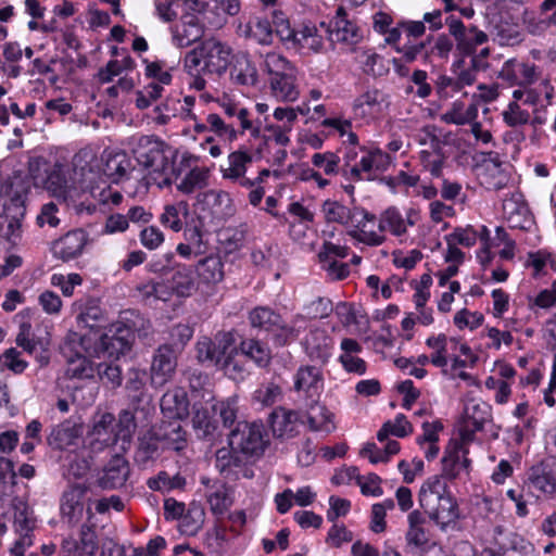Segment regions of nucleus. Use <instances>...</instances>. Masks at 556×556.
I'll return each instance as SVG.
<instances>
[{
  "mask_svg": "<svg viewBox=\"0 0 556 556\" xmlns=\"http://www.w3.org/2000/svg\"><path fill=\"white\" fill-rule=\"evenodd\" d=\"M78 435L79 428L67 420L52 428L47 442L52 448L64 450L73 445Z\"/></svg>",
  "mask_w": 556,
  "mask_h": 556,
  "instance_id": "29",
  "label": "nucleus"
},
{
  "mask_svg": "<svg viewBox=\"0 0 556 556\" xmlns=\"http://www.w3.org/2000/svg\"><path fill=\"white\" fill-rule=\"evenodd\" d=\"M62 547L68 553L79 552L93 556L98 549V538L93 525L84 523L78 533V540L67 538L63 541Z\"/></svg>",
  "mask_w": 556,
  "mask_h": 556,
  "instance_id": "25",
  "label": "nucleus"
},
{
  "mask_svg": "<svg viewBox=\"0 0 556 556\" xmlns=\"http://www.w3.org/2000/svg\"><path fill=\"white\" fill-rule=\"evenodd\" d=\"M128 329L117 328L115 331L109 330L103 333L99 340V348L103 355L108 357L118 358L129 349Z\"/></svg>",
  "mask_w": 556,
  "mask_h": 556,
  "instance_id": "24",
  "label": "nucleus"
},
{
  "mask_svg": "<svg viewBox=\"0 0 556 556\" xmlns=\"http://www.w3.org/2000/svg\"><path fill=\"white\" fill-rule=\"evenodd\" d=\"M115 421V417L111 413H104L100 416L99 420H97L92 427L91 434L96 437L97 440H101L105 444L116 442L115 434L112 437L111 431L113 430V424Z\"/></svg>",
  "mask_w": 556,
  "mask_h": 556,
  "instance_id": "61",
  "label": "nucleus"
},
{
  "mask_svg": "<svg viewBox=\"0 0 556 556\" xmlns=\"http://www.w3.org/2000/svg\"><path fill=\"white\" fill-rule=\"evenodd\" d=\"M426 344L434 350V352L430 356V362L437 367H446L448 361L446 336L439 334L437 337H430L427 339Z\"/></svg>",
  "mask_w": 556,
  "mask_h": 556,
  "instance_id": "58",
  "label": "nucleus"
},
{
  "mask_svg": "<svg viewBox=\"0 0 556 556\" xmlns=\"http://www.w3.org/2000/svg\"><path fill=\"white\" fill-rule=\"evenodd\" d=\"M324 377L320 367L315 365L302 366L294 376V389L314 397L323 390Z\"/></svg>",
  "mask_w": 556,
  "mask_h": 556,
  "instance_id": "17",
  "label": "nucleus"
},
{
  "mask_svg": "<svg viewBox=\"0 0 556 556\" xmlns=\"http://www.w3.org/2000/svg\"><path fill=\"white\" fill-rule=\"evenodd\" d=\"M281 399H282L281 387L271 381L261 384L253 393L254 403H256L263 407L271 406V405L280 402Z\"/></svg>",
  "mask_w": 556,
  "mask_h": 556,
  "instance_id": "51",
  "label": "nucleus"
},
{
  "mask_svg": "<svg viewBox=\"0 0 556 556\" xmlns=\"http://www.w3.org/2000/svg\"><path fill=\"white\" fill-rule=\"evenodd\" d=\"M418 501L429 518L441 529L455 523L459 518L457 503L440 476H432L422 483Z\"/></svg>",
  "mask_w": 556,
  "mask_h": 556,
  "instance_id": "1",
  "label": "nucleus"
},
{
  "mask_svg": "<svg viewBox=\"0 0 556 556\" xmlns=\"http://www.w3.org/2000/svg\"><path fill=\"white\" fill-rule=\"evenodd\" d=\"M173 295L178 298H188L195 290V279L191 267L186 265H176L170 271L165 274Z\"/></svg>",
  "mask_w": 556,
  "mask_h": 556,
  "instance_id": "21",
  "label": "nucleus"
},
{
  "mask_svg": "<svg viewBox=\"0 0 556 556\" xmlns=\"http://www.w3.org/2000/svg\"><path fill=\"white\" fill-rule=\"evenodd\" d=\"M16 485V472L14 463L5 457H0V496H11Z\"/></svg>",
  "mask_w": 556,
  "mask_h": 556,
  "instance_id": "56",
  "label": "nucleus"
},
{
  "mask_svg": "<svg viewBox=\"0 0 556 556\" xmlns=\"http://www.w3.org/2000/svg\"><path fill=\"white\" fill-rule=\"evenodd\" d=\"M208 169L203 167H195L191 169L177 185V189L185 193L190 194L197 190H201L207 186Z\"/></svg>",
  "mask_w": 556,
  "mask_h": 556,
  "instance_id": "42",
  "label": "nucleus"
},
{
  "mask_svg": "<svg viewBox=\"0 0 556 556\" xmlns=\"http://www.w3.org/2000/svg\"><path fill=\"white\" fill-rule=\"evenodd\" d=\"M195 351L199 362L218 366L223 356L233 351V336L229 332H219L214 339L204 337L198 341Z\"/></svg>",
  "mask_w": 556,
  "mask_h": 556,
  "instance_id": "9",
  "label": "nucleus"
},
{
  "mask_svg": "<svg viewBox=\"0 0 556 556\" xmlns=\"http://www.w3.org/2000/svg\"><path fill=\"white\" fill-rule=\"evenodd\" d=\"M230 446L222 447L215 453V467L222 475L229 476L236 468L241 467L242 459Z\"/></svg>",
  "mask_w": 556,
  "mask_h": 556,
  "instance_id": "49",
  "label": "nucleus"
},
{
  "mask_svg": "<svg viewBox=\"0 0 556 556\" xmlns=\"http://www.w3.org/2000/svg\"><path fill=\"white\" fill-rule=\"evenodd\" d=\"M161 408L170 419H184L189 415V401L181 388L168 390L161 399Z\"/></svg>",
  "mask_w": 556,
  "mask_h": 556,
  "instance_id": "26",
  "label": "nucleus"
},
{
  "mask_svg": "<svg viewBox=\"0 0 556 556\" xmlns=\"http://www.w3.org/2000/svg\"><path fill=\"white\" fill-rule=\"evenodd\" d=\"M307 355L321 365L326 364L331 355L332 340L324 329H312L304 340Z\"/></svg>",
  "mask_w": 556,
  "mask_h": 556,
  "instance_id": "20",
  "label": "nucleus"
},
{
  "mask_svg": "<svg viewBox=\"0 0 556 556\" xmlns=\"http://www.w3.org/2000/svg\"><path fill=\"white\" fill-rule=\"evenodd\" d=\"M141 295L146 299L153 298L161 301H169L173 296V292L169 289L167 278L164 277L161 280H150L140 287H138Z\"/></svg>",
  "mask_w": 556,
  "mask_h": 556,
  "instance_id": "52",
  "label": "nucleus"
},
{
  "mask_svg": "<svg viewBox=\"0 0 556 556\" xmlns=\"http://www.w3.org/2000/svg\"><path fill=\"white\" fill-rule=\"evenodd\" d=\"M199 277L206 283H217L224 278V264L220 256L210 255L199 262Z\"/></svg>",
  "mask_w": 556,
  "mask_h": 556,
  "instance_id": "37",
  "label": "nucleus"
},
{
  "mask_svg": "<svg viewBox=\"0 0 556 556\" xmlns=\"http://www.w3.org/2000/svg\"><path fill=\"white\" fill-rule=\"evenodd\" d=\"M129 472L128 462L123 456L115 455L103 469L99 485L103 489L121 488L126 483Z\"/></svg>",
  "mask_w": 556,
  "mask_h": 556,
  "instance_id": "18",
  "label": "nucleus"
},
{
  "mask_svg": "<svg viewBox=\"0 0 556 556\" xmlns=\"http://www.w3.org/2000/svg\"><path fill=\"white\" fill-rule=\"evenodd\" d=\"M413 432V426L403 414H399L394 421H386L377 433L379 442H384L390 435L404 438Z\"/></svg>",
  "mask_w": 556,
  "mask_h": 556,
  "instance_id": "40",
  "label": "nucleus"
},
{
  "mask_svg": "<svg viewBox=\"0 0 556 556\" xmlns=\"http://www.w3.org/2000/svg\"><path fill=\"white\" fill-rule=\"evenodd\" d=\"M418 142L421 146H428L434 153H439L444 144L441 130L434 125H427L421 128L418 135Z\"/></svg>",
  "mask_w": 556,
  "mask_h": 556,
  "instance_id": "64",
  "label": "nucleus"
},
{
  "mask_svg": "<svg viewBox=\"0 0 556 556\" xmlns=\"http://www.w3.org/2000/svg\"><path fill=\"white\" fill-rule=\"evenodd\" d=\"M240 351L254 361L260 367L267 366L271 357L269 349L254 339L243 340L240 344Z\"/></svg>",
  "mask_w": 556,
  "mask_h": 556,
  "instance_id": "47",
  "label": "nucleus"
},
{
  "mask_svg": "<svg viewBox=\"0 0 556 556\" xmlns=\"http://www.w3.org/2000/svg\"><path fill=\"white\" fill-rule=\"evenodd\" d=\"M180 214H188V204L182 201L177 204L166 205L160 220L164 226L170 228L175 232H178L182 229Z\"/></svg>",
  "mask_w": 556,
  "mask_h": 556,
  "instance_id": "55",
  "label": "nucleus"
},
{
  "mask_svg": "<svg viewBox=\"0 0 556 556\" xmlns=\"http://www.w3.org/2000/svg\"><path fill=\"white\" fill-rule=\"evenodd\" d=\"M45 177H34L35 186H41L53 197L65 200L70 190L68 181L65 177L64 168L60 164L45 169Z\"/></svg>",
  "mask_w": 556,
  "mask_h": 556,
  "instance_id": "19",
  "label": "nucleus"
},
{
  "mask_svg": "<svg viewBox=\"0 0 556 556\" xmlns=\"http://www.w3.org/2000/svg\"><path fill=\"white\" fill-rule=\"evenodd\" d=\"M235 64L231 70V77L240 85H255L257 83V70L245 52L235 55Z\"/></svg>",
  "mask_w": 556,
  "mask_h": 556,
  "instance_id": "30",
  "label": "nucleus"
},
{
  "mask_svg": "<svg viewBox=\"0 0 556 556\" xmlns=\"http://www.w3.org/2000/svg\"><path fill=\"white\" fill-rule=\"evenodd\" d=\"M503 213L510 228L528 230L533 225L529 207L520 193H513L504 200Z\"/></svg>",
  "mask_w": 556,
  "mask_h": 556,
  "instance_id": "14",
  "label": "nucleus"
},
{
  "mask_svg": "<svg viewBox=\"0 0 556 556\" xmlns=\"http://www.w3.org/2000/svg\"><path fill=\"white\" fill-rule=\"evenodd\" d=\"M492 420L491 408L485 403L470 401L467 403L464 417L459 426V435L463 443H470L475 433L481 431L485 424Z\"/></svg>",
  "mask_w": 556,
  "mask_h": 556,
  "instance_id": "8",
  "label": "nucleus"
},
{
  "mask_svg": "<svg viewBox=\"0 0 556 556\" xmlns=\"http://www.w3.org/2000/svg\"><path fill=\"white\" fill-rule=\"evenodd\" d=\"M488 41V35L478 29L477 27L467 28L456 41L457 50L469 55L476 51L477 46L483 45Z\"/></svg>",
  "mask_w": 556,
  "mask_h": 556,
  "instance_id": "45",
  "label": "nucleus"
},
{
  "mask_svg": "<svg viewBox=\"0 0 556 556\" xmlns=\"http://www.w3.org/2000/svg\"><path fill=\"white\" fill-rule=\"evenodd\" d=\"M248 233L247 224H241L235 228H228L222 233L220 243L226 253L230 254L240 250L245 242Z\"/></svg>",
  "mask_w": 556,
  "mask_h": 556,
  "instance_id": "50",
  "label": "nucleus"
},
{
  "mask_svg": "<svg viewBox=\"0 0 556 556\" xmlns=\"http://www.w3.org/2000/svg\"><path fill=\"white\" fill-rule=\"evenodd\" d=\"M500 76L504 79L519 80L520 84H532L539 76L538 68L533 64L518 63L515 61H507Z\"/></svg>",
  "mask_w": 556,
  "mask_h": 556,
  "instance_id": "31",
  "label": "nucleus"
},
{
  "mask_svg": "<svg viewBox=\"0 0 556 556\" xmlns=\"http://www.w3.org/2000/svg\"><path fill=\"white\" fill-rule=\"evenodd\" d=\"M89 242L88 233L83 229H74L55 240L52 245L53 255L64 262L78 257Z\"/></svg>",
  "mask_w": 556,
  "mask_h": 556,
  "instance_id": "12",
  "label": "nucleus"
},
{
  "mask_svg": "<svg viewBox=\"0 0 556 556\" xmlns=\"http://www.w3.org/2000/svg\"><path fill=\"white\" fill-rule=\"evenodd\" d=\"M25 189L15 190L8 202H4L0 212V238L12 247L20 243L22 239V222L26 215Z\"/></svg>",
  "mask_w": 556,
  "mask_h": 556,
  "instance_id": "4",
  "label": "nucleus"
},
{
  "mask_svg": "<svg viewBox=\"0 0 556 556\" xmlns=\"http://www.w3.org/2000/svg\"><path fill=\"white\" fill-rule=\"evenodd\" d=\"M229 446L245 456H261L268 444L262 424L238 421L228 434Z\"/></svg>",
  "mask_w": 556,
  "mask_h": 556,
  "instance_id": "5",
  "label": "nucleus"
},
{
  "mask_svg": "<svg viewBox=\"0 0 556 556\" xmlns=\"http://www.w3.org/2000/svg\"><path fill=\"white\" fill-rule=\"evenodd\" d=\"M528 480L530 485L540 492L552 494L556 491V479L544 467L531 468Z\"/></svg>",
  "mask_w": 556,
  "mask_h": 556,
  "instance_id": "48",
  "label": "nucleus"
},
{
  "mask_svg": "<svg viewBox=\"0 0 556 556\" xmlns=\"http://www.w3.org/2000/svg\"><path fill=\"white\" fill-rule=\"evenodd\" d=\"M134 152L137 162L149 170V185L151 180L160 188L172 184L169 173L173 170V153L163 141L142 136Z\"/></svg>",
  "mask_w": 556,
  "mask_h": 556,
  "instance_id": "3",
  "label": "nucleus"
},
{
  "mask_svg": "<svg viewBox=\"0 0 556 556\" xmlns=\"http://www.w3.org/2000/svg\"><path fill=\"white\" fill-rule=\"evenodd\" d=\"M278 36L283 41H291L294 47L315 53L324 47V37L318 27L312 23H303L296 30L287 27V36H283V30L279 29Z\"/></svg>",
  "mask_w": 556,
  "mask_h": 556,
  "instance_id": "11",
  "label": "nucleus"
},
{
  "mask_svg": "<svg viewBox=\"0 0 556 556\" xmlns=\"http://www.w3.org/2000/svg\"><path fill=\"white\" fill-rule=\"evenodd\" d=\"M142 415L135 413L131 409H123L118 415V421L115 425V439L124 442H129L136 431L138 422L148 424L142 421Z\"/></svg>",
  "mask_w": 556,
  "mask_h": 556,
  "instance_id": "33",
  "label": "nucleus"
},
{
  "mask_svg": "<svg viewBox=\"0 0 556 556\" xmlns=\"http://www.w3.org/2000/svg\"><path fill=\"white\" fill-rule=\"evenodd\" d=\"M180 421L181 419L163 420L154 431L155 439L175 451L182 450L186 432Z\"/></svg>",
  "mask_w": 556,
  "mask_h": 556,
  "instance_id": "28",
  "label": "nucleus"
},
{
  "mask_svg": "<svg viewBox=\"0 0 556 556\" xmlns=\"http://www.w3.org/2000/svg\"><path fill=\"white\" fill-rule=\"evenodd\" d=\"M384 94L377 90H367L357 97L354 101V111L357 115H375L381 112V105L384 102Z\"/></svg>",
  "mask_w": 556,
  "mask_h": 556,
  "instance_id": "32",
  "label": "nucleus"
},
{
  "mask_svg": "<svg viewBox=\"0 0 556 556\" xmlns=\"http://www.w3.org/2000/svg\"><path fill=\"white\" fill-rule=\"evenodd\" d=\"M270 427L277 438H291L298 432L300 414L283 407L276 408L270 414Z\"/></svg>",
  "mask_w": 556,
  "mask_h": 556,
  "instance_id": "23",
  "label": "nucleus"
},
{
  "mask_svg": "<svg viewBox=\"0 0 556 556\" xmlns=\"http://www.w3.org/2000/svg\"><path fill=\"white\" fill-rule=\"evenodd\" d=\"M210 130L217 136L226 138L230 141L237 138L238 131L233 130V125L228 123L226 118L216 113H211L206 117Z\"/></svg>",
  "mask_w": 556,
  "mask_h": 556,
  "instance_id": "62",
  "label": "nucleus"
},
{
  "mask_svg": "<svg viewBox=\"0 0 556 556\" xmlns=\"http://www.w3.org/2000/svg\"><path fill=\"white\" fill-rule=\"evenodd\" d=\"M321 212L327 223L352 227L353 229L349 231V235L359 242L368 245H380L386 239L384 236L366 229L367 224L375 220V215L362 207H349L338 201L327 200L321 206Z\"/></svg>",
  "mask_w": 556,
  "mask_h": 556,
  "instance_id": "2",
  "label": "nucleus"
},
{
  "mask_svg": "<svg viewBox=\"0 0 556 556\" xmlns=\"http://www.w3.org/2000/svg\"><path fill=\"white\" fill-rule=\"evenodd\" d=\"M307 422L313 431H325L327 433L334 429L333 414L326 406L314 403L307 410Z\"/></svg>",
  "mask_w": 556,
  "mask_h": 556,
  "instance_id": "34",
  "label": "nucleus"
},
{
  "mask_svg": "<svg viewBox=\"0 0 556 556\" xmlns=\"http://www.w3.org/2000/svg\"><path fill=\"white\" fill-rule=\"evenodd\" d=\"M88 486L85 484L70 485L60 498V518L68 527H75L83 519L85 497Z\"/></svg>",
  "mask_w": 556,
  "mask_h": 556,
  "instance_id": "6",
  "label": "nucleus"
},
{
  "mask_svg": "<svg viewBox=\"0 0 556 556\" xmlns=\"http://www.w3.org/2000/svg\"><path fill=\"white\" fill-rule=\"evenodd\" d=\"M12 507L14 509V525L16 531L18 533L23 531L31 532L35 527V518L26 502L20 497H14L12 500Z\"/></svg>",
  "mask_w": 556,
  "mask_h": 556,
  "instance_id": "46",
  "label": "nucleus"
},
{
  "mask_svg": "<svg viewBox=\"0 0 556 556\" xmlns=\"http://www.w3.org/2000/svg\"><path fill=\"white\" fill-rule=\"evenodd\" d=\"M379 231L377 233L382 235L383 231L389 230L394 236H401L406 232V222L394 207L387 208L380 216L378 224Z\"/></svg>",
  "mask_w": 556,
  "mask_h": 556,
  "instance_id": "41",
  "label": "nucleus"
},
{
  "mask_svg": "<svg viewBox=\"0 0 556 556\" xmlns=\"http://www.w3.org/2000/svg\"><path fill=\"white\" fill-rule=\"evenodd\" d=\"M263 66L270 77H278L294 72L290 62L281 54L275 52L265 55Z\"/></svg>",
  "mask_w": 556,
  "mask_h": 556,
  "instance_id": "60",
  "label": "nucleus"
},
{
  "mask_svg": "<svg viewBox=\"0 0 556 556\" xmlns=\"http://www.w3.org/2000/svg\"><path fill=\"white\" fill-rule=\"evenodd\" d=\"M131 410L135 413L142 415V421H149L151 413L154 410V407L151 405V396L147 392V390L138 393H132L126 395Z\"/></svg>",
  "mask_w": 556,
  "mask_h": 556,
  "instance_id": "63",
  "label": "nucleus"
},
{
  "mask_svg": "<svg viewBox=\"0 0 556 556\" xmlns=\"http://www.w3.org/2000/svg\"><path fill=\"white\" fill-rule=\"evenodd\" d=\"M180 519L181 531L186 534H195L204 523V508L200 503L192 502Z\"/></svg>",
  "mask_w": 556,
  "mask_h": 556,
  "instance_id": "39",
  "label": "nucleus"
},
{
  "mask_svg": "<svg viewBox=\"0 0 556 556\" xmlns=\"http://www.w3.org/2000/svg\"><path fill=\"white\" fill-rule=\"evenodd\" d=\"M129 168L130 161L125 153H110L104 162L103 174L112 182H118L126 176Z\"/></svg>",
  "mask_w": 556,
  "mask_h": 556,
  "instance_id": "36",
  "label": "nucleus"
},
{
  "mask_svg": "<svg viewBox=\"0 0 556 556\" xmlns=\"http://www.w3.org/2000/svg\"><path fill=\"white\" fill-rule=\"evenodd\" d=\"M201 45L204 54L202 72L217 75L224 74L231 61V47L215 37L204 39Z\"/></svg>",
  "mask_w": 556,
  "mask_h": 556,
  "instance_id": "7",
  "label": "nucleus"
},
{
  "mask_svg": "<svg viewBox=\"0 0 556 556\" xmlns=\"http://www.w3.org/2000/svg\"><path fill=\"white\" fill-rule=\"evenodd\" d=\"M250 36L261 45H269L273 39L270 22L265 17H254L248 23Z\"/></svg>",
  "mask_w": 556,
  "mask_h": 556,
  "instance_id": "59",
  "label": "nucleus"
},
{
  "mask_svg": "<svg viewBox=\"0 0 556 556\" xmlns=\"http://www.w3.org/2000/svg\"><path fill=\"white\" fill-rule=\"evenodd\" d=\"M172 33L173 42L179 48H186L202 37L203 27L195 14L185 12L180 23L173 27Z\"/></svg>",
  "mask_w": 556,
  "mask_h": 556,
  "instance_id": "15",
  "label": "nucleus"
},
{
  "mask_svg": "<svg viewBox=\"0 0 556 556\" xmlns=\"http://www.w3.org/2000/svg\"><path fill=\"white\" fill-rule=\"evenodd\" d=\"M176 355L169 345L157 349L151 365V382L154 387H163L175 374Z\"/></svg>",
  "mask_w": 556,
  "mask_h": 556,
  "instance_id": "13",
  "label": "nucleus"
},
{
  "mask_svg": "<svg viewBox=\"0 0 556 556\" xmlns=\"http://www.w3.org/2000/svg\"><path fill=\"white\" fill-rule=\"evenodd\" d=\"M270 87L276 98L282 101H294L299 91L294 84V72L282 76L270 77Z\"/></svg>",
  "mask_w": 556,
  "mask_h": 556,
  "instance_id": "38",
  "label": "nucleus"
},
{
  "mask_svg": "<svg viewBox=\"0 0 556 556\" xmlns=\"http://www.w3.org/2000/svg\"><path fill=\"white\" fill-rule=\"evenodd\" d=\"M319 26L324 28L325 33L329 34V39L332 42L353 46L363 38L361 29L346 18V13L342 7L337 10L336 16L329 25L321 22Z\"/></svg>",
  "mask_w": 556,
  "mask_h": 556,
  "instance_id": "10",
  "label": "nucleus"
},
{
  "mask_svg": "<svg viewBox=\"0 0 556 556\" xmlns=\"http://www.w3.org/2000/svg\"><path fill=\"white\" fill-rule=\"evenodd\" d=\"M16 344L29 354L46 352L49 344V334L41 327L33 329L29 323H22L16 336Z\"/></svg>",
  "mask_w": 556,
  "mask_h": 556,
  "instance_id": "16",
  "label": "nucleus"
},
{
  "mask_svg": "<svg viewBox=\"0 0 556 556\" xmlns=\"http://www.w3.org/2000/svg\"><path fill=\"white\" fill-rule=\"evenodd\" d=\"M281 316L269 307H256L250 313V323L254 328L273 332L280 325Z\"/></svg>",
  "mask_w": 556,
  "mask_h": 556,
  "instance_id": "43",
  "label": "nucleus"
},
{
  "mask_svg": "<svg viewBox=\"0 0 556 556\" xmlns=\"http://www.w3.org/2000/svg\"><path fill=\"white\" fill-rule=\"evenodd\" d=\"M211 511L216 516L224 515L231 505L229 489L225 483H214L206 493Z\"/></svg>",
  "mask_w": 556,
  "mask_h": 556,
  "instance_id": "35",
  "label": "nucleus"
},
{
  "mask_svg": "<svg viewBox=\"0 0 556 556\" xmlns=\"http://www.w3.org/2000/svg\"><path fill=\"white\" fill-rule=\"evenodd\" d=\"M192 422L199 438L215 440L222 435L206 409H195Z\"/></svg>",
  "mask_w": 556,
  "mask_h": 556,
  "instance_id": "44",
  "label": "nucleus"
},
{
  "mask_svg": "<svg viewBox=\"0 0 556 556\" xmlns=\"http://www.w3.org/2000/svg\"><path fill=\"white\" fill-rule=\"evenodd\" d=\"M147 484L153 491L164 492L182 489L186 484V479L179 473L169 476L166 471H160L155 477L150 478Z\"/></svg>",
  "mask_w": 556,
  "mask_h": 556,
  "instance_id": "54",
  "label": "nucleus"
},
{
  "mask_svg": "<svg viewBox=\"0 0 556 556\" xmlns=\"http://www.w3.org/2000/svg\"><path fill=\"white\" fill-rule=\"evenodd\" d=\"M238 349L233 342V351L223 356L218 367L232 380H243L247 375L244 365L237 358Z\"/></svg>",
  "mask_w": 556,
  "mask_h": 556,
  "instance_id": "53",
  "label": "nucleus"
},
{
  "mask_svg": "<svg viewBox=\"0 0 556 556\" xmlns=\"http://www.w3.org/2000/svg\"><path fill=\"white\" fill-rule=\"evenodd\" d=\"M252 162V156L245 151H235L228 155L227 166L222 168L223 177L239 181L243 187H252L253 182L244 177L247 165Z\"/></svg>",
  "mask_w": 556,
  "mask_h": 556,
  "instance_id": "27",
  "label": "nucleus"
},
{
  "mask_svg": "<svg viewBox=\"0 0 556 556\" xmlns=\"http://www.w3.org/2000/svg\"><path fill=\"white\" fill-rule=\"evenodd\" d=\"M467 444L468 443L463 442L456 443L445 451V455L442 459V472L451 480L459 477L460 472L466 470L469 465Z\"/></svg>",
  "mask_w": 556,
  "mask_h": 556,
  "instance_id": "22",
  "label": "nucleus"
},
{
  "mask_svg": "<svg viewBox=\"0 0 556 556\" xmlns=\"http://www.w3.org/2000/svg\"><path fill=\"white\" fill-rule=\"evenodd\" d=\"M96 368L91 361L77 353V357L68 362L66 375L70 378L90 379L94 377Z\"/></svg>",
  "mask_w": 556,
  "mask_h": 556,
  "instance_id": "57",
  "label": "nucleus"
}]
</instances>
